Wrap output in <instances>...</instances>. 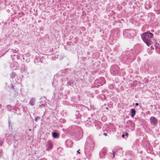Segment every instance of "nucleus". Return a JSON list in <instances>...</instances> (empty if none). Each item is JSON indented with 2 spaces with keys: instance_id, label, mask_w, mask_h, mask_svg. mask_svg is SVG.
I'll return each mask as SVG.
<instances>
[{
  "instance_id": "26",
  "label": "nucleus",
  "mask_w": 160,
  "mask_h": 160,
  "mask_svg": "<svg viewBox=\"0 0 160 160\" xmlns=\"http://www.w3.org/2000/svg\"><path fill=\"white\" fill-rule=\"evenodd\" d=\"M151 48H152V46L151 47Z\"/></svg>"
},
{
  "instance_id": "8",
  "label": "nucleus",
  "mask_w": 160,
  "mask_h": 160,
  "mask_svg": "<svg viewBox=\"0 0 160 160\" xmlns=\"http://www.w3.org/2000/svg\"><path fill=\"white\" fill-rule=\"evenodd\" d=\"M122 148H118V149L117 148H116L114 149V150L112 151V154H113V158H114L115 157V155L116 152H117L118 151L122 150Z\"/></svg>"
},
{
  "instance_id": "25",
  "label": "nucleus",
  "mask_w": 160,
  "mask_h": 160,
  "mask_svg": "<svg viewBox=\"0 0 160 160\" xmlns=\"http://www.w3.org/2000/svg\"><path fill=\"white\" fill-rule=\"evenodd\" d=\"M105 118L104 117H102V118Z\"/></svg>"
},
{
  "instance_id": "2",
  "label": "nucleus",
  "mask_w": 160,
  "mask_h": 160,
  "mask_svg": "<svg viewBox=\"0 0 160 160\" xmlns=\"http://www.w3.org/2000/svg\"><path fill=\"white\" fill-rule=\"evenodd\" d=\"M94 146V142L90 137H88L87 139L86 148L87 150L90 151L92 150Z\"/></svg>"
},
{
  "instance_id": "9",
  "label": "nucleus",
  "mask_w": 160,
  "mask_h": 160,
  "mask_svg": "<svg viewBox=\"0 0 160 160\" xmlns=\"http://www.w3.org/2000/svg\"><path fill=\"white\" fill-rule=\"evenodd\" d=\"M35 100V98H31L29 102V104L31 106H33L34 105V101Z\"/></svg>"
},
{
  "instance_id": "24",
  "label": "nucleus",
  "mask_w": 160,
  "mask_h": 160,
  "mask_svg": "<svg viewBox=\"0 0 160 160\" xmlns=\"http://www.w3.org/2000/svg\"><path fill=\"white\" fill-rule=\"evenodd\" d=\"M29 131H31V129H29Z\"/></svg>"
},
{
  "instance_id": "18",
  "label": "nucleus",
  "mask_w": 160,
  "mask_h": 160,
  "mask_svg": "<svg viewBox=\"0 0 160 160\" xmlns=\"http://www.w3.org/2000/svg\"><path fill=\"white\" fill-rule=\"evenodd\" d=\"M103 135L105 136H107V133H103Z\"/></svg>"
},
{
  "instance_id": "16",
  "label": "nucleus",
  "mask_w": 160,
  "mask_h": 160,
  "mask_svg": "<svg viewBox=\"0 0 160 160\" xmlns=\"http://www.w3.org/2000/svg\"><path fill=\"white\" fill-rule=\"evenodd\" d=\"M68 85L72 86V83L70 81H69V82H68Z\"/></svg>"
},
{
  "instance_id": "5",
  "label": "nucleus",
  "mask_w": 160,
  "mask_h": 160,
  "mask_svg": "<svg viewBox=\"0 0 160 160\" xmlns=\"http://www.w3.org/2000/svg\"><path fill=\"white\" fill-rule=\"evenodd\" d=\"M107 151L106 148H103L100 152L99 156L100 157L103 158L106 154Z\"/></svg>"
},
{
  "instance_id": "15",
  "label": "nucleus",
  "mask_w": 160,
  "mask_h": 160,
  "mask_svg": "<svg viewBox=\"0 0 160 160\" xmlns=\"http://www.w3.org/2000/svg\"><path fill=\"white\" fill-rule=\"evenodd\" d=\"M3 143V140L2 139H0V146L2 145Z\"/></svg>"
},
{
  "instance_id": "23",
  "label": "nucleus",
  "mask_w": 160,
  "mask_h": 160,
  "mask_svg": "<svg viewBox=\"0 0 160 160\" xmlns=\"http://www.w3.org/2000/svg\"><path fill=\"white\" fill-rule=\"evenodd\" d=\"M40 160H46L45 159H42Z\"/></svg>"
},
{
  "instance_id": "12",
  "label": "nucleus",
  "mask_w": 160,
  "mask_h": 160,
  "mask_svg": "<svg viewBox=\"0 0 160 160\" xmlns=\"http://www.w3.org/2000/svg\"><path fill=\"white\" fill-rule=\"evenodd\" d=\"M7 108L8 110L9 111H11L12 110V107L10 105H8L7 106Z\"/></svg>"
},
{
  "instance_id": "6",
  "label": "nucleus",
  "mask_w": 160,
  "mask_h": 160,
  "mask_svg": "<svg viewBox=\"0 0 160 160\" xmlns=\"http://www.w3.org/2000/svg\"><path fill=\"white\" fill-rule=\"evenodd\" d=\"M150 120L152 124L154 125H156L157 124L158 120L156 118L152 117L150 118Z\"/></svg>"
},
{
  "instance_id": "21",
  "label": "nucleus",
  "mask_w": 160,
  "mask_h": 160,
  "mask_svg": "<svg viewBox=\"0 0 160 160\" xmlns=\"http://www.w3.org/2000/svg\"><path fill=\"white\" fill-rule=\"evenodd\" d=\"M122 138H124L125 137V135L124 134H122Z\"/></svg>"
},
{
  "instance_id": "10",
  "label": "nucleus",
  "mask_w": 160,
  "mask_h": 160,
  "mask_svg": "<svg viewBox=\"0 0 160 160\" xmlns=\"http://www.w3.org/2000/svg\"><path fill=\"white\" fill-rule=\"evenodd\" d=\"M131 117H133L135 115L136 112L135 110L133 108L131 109Z\"/></svg>"
},
{
  "instance_id": "7",
  "label": "nucleus",
  "mask_w": 160,
  "mask_h": 160,
  "mask_svg": "<svg viewBox=\"0 0 160 160\" xmlns=\"http://www.w3.org/2000/svg\"><path fill=\"white\" fill-rule=\"evenodd\" d=\"M47 149L48 151H49L50 149H52V144L50 141H48L47 142Z\"/></svg>"
},
{
  "instance_id": "4",
  "label": "nucleus",
  "mask_w": 160,
  "mask_h": 160,
  "mask_svg": "<svg viewBox=\"0 0 160 160\" xmlns=\"http://www.w3.org/2000/svg\"><path fill=\"white\" fill-rule=\"evenodd\" d=\"M119 70V68L117 66H112L111 67V72H113L114 75L117 74L118 73Z\"/></svg>"
},
{
  "instance_id": "27",
  "label": "nucleus",
  "mask_w": 160,
  "mask_h": 160,
  "mask_svg": "<svg viewBox=\"0 0 160 160\" xmlns=\"http://www.w3.org/2000/svg\"><path fill=\"white\" fill-rule=\"evenodd\" d=\"M151 48H152V46L151 47Z\"/></svg>"
},
{
  "instance_id": "13",
  "label": "nucleus",
  "mask_w": 160,
  "mask_h": 160,
  "mask_svg": "<svg viewBox=\"0 0 160 160\" xmlns=\"http://www.w3.org/2000/svg\"><path fill=\"white\" fill-rule=\"evenodd\" d=\"M16 76V73L14 72H12L10 74V77L12 78H14Z\"/></svg>"
},
{
  "instance_id": "1",
  "label": "nucleus",
  "mask_w": 160,
  "mask_h": 160,
  "mask_svg": "<svg viewBox=\"0 0 160 160\" xmlns=\"http://www.w3.org/2000/svg\"><path fill=\"white\" fill-rule=\"evenodd\" d=\"M153 34L150 32H147L143 33L142 38L145 43L149 46L152 42L151 39L153 37Z\"/></svg>"
},
{
  "instance_id": "28",
  "label": "nucleus",
  "mask_w": 160,
  "mask_h": 160,
  "mask_svg": "<svg viewBox=\"0 0 160 160\" xmlns=\"http://www.w3.org/2000/svg\"><path fill=\"white\" fill-rule=\"evenodd\" d=\"M106 109H108V108H106Z\"/></svg>"
},
{
  "instance_id": "14",
  "label": "nucleus",
  "mask_w": 160,
  "mask_h": 160,
  "mask_svg": "<svg viewBox=\"0 0 160 160\" xmlns=\"http://www.w3.org/2000/svg\"><path fill=\"white\" fill-rule=\"evenodd\" d=\"M40 118V117L37 116L36 117L35 119V120L36 122H37L38 119H39Z\"/></svg>"
},
{
  "instance_id": "20",
  "label": "nucleus",
  "mask_w": 160,
  "mask_h": 160,
  "mask_svg": "<svg viewBox=\"0 0 160 160\" xmlns=\"http://www.w3.org/2000/svg\"><path fill=\"white\" fill-rule=\"evenodd\" d=\"M79 150H80V149H79L77 151V152L79 154L80 153V152H79Z\"/></svg>"
},
{
  "instance_id": "19",
  "label": "nucleus",
  "mask_w": 160,
  "mask_h": 160,
  "mask_svg": "<svg viewBox=\"0 0 160 160\" xmlns=\"http://www.w3.org/2000/svg\"><path fill=\"white\" fill-rule=\"evenodd\" d=\"M138 103H135V105L136 106H138Z\"/></svg>"
},
{
  "instance_id": "11",
  "label": "nucleus",
  "mask_w": 160,
  "mask_h": 160,
  "mask_svg": "<svg viewBox=\"0 0 160 160\" xmlns=\"http://www.w3.org/2000/svg\"><path fill=\"white\" fill-rule=\"evenodd\" d=\"M52 135L53 138H57L58 134L56 132H53L52 133Z\"/></svg>"
},
{
  "instance_id": "3",
  "label": "nucleus",
  "mask_w": 160,
  "mask_h": 160,
  "mask_svg": "<svg viewBox=\"0 0 160 160\" xmlns=\"http://www.w3.org/2000/svg\"><path fill=\"white\" fill-rule=\"evenodd\" d=\"M136 34L135 32L133 30H125L123 31V34L125 37L128 38L133 37Z\"/></svg>"
},
{
  "instance_id": "17",
  "label": "nucleus",
  "mask_w": 160,
  "mask_h": 160,
  "mask_svg": "<svg viewBox=\"0 0 160 160\" xmlns=\"http://www.w3.org/2000/svg\"><path fill=\"white\" fill-rule=\"evenodd\" d=\"M101 79H102V80L103 81V83H105V80H104V78H101Z\"/></svg>"
},
{
  "instance_id": "22",
  "label": "nucleus",
  "mask_w": 160,
  "mask_h": 160,
  "mask_svg": "<svg viewBox=\"0 0 160 160\" xmlns=\"http://www.w3.org/2000/svg\"><path fill=\"white\" fill-rule=\"evenodd\" d=\"M126 135L127 136L128 135V133L127 132H126Z\"/></svg>"
}]
</instances>
